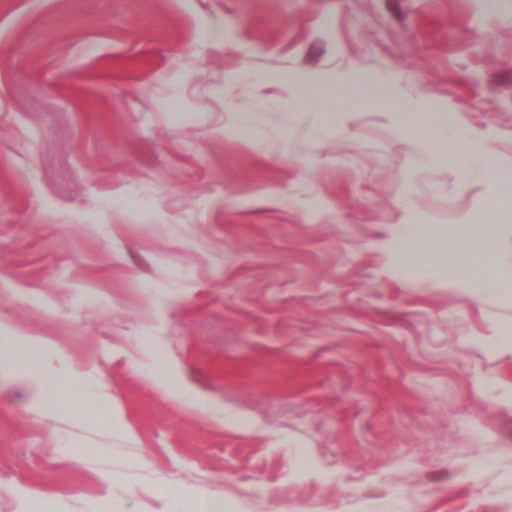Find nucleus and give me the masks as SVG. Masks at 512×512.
<instances>
[{"label": "nucleus", "instance_id": "nucleus-1", "mask_svg": "<svg viewBox=\"0 0 512 512\" xmlns=\"http://www.w3.org/2000/svg\"><path fill=\"white\" fill-rule=\"evenodd\" d=\"M323 52L322 45L320 43H315L310 47V50L307 54L308 62H316L317 56Z\"/></svg>", "mask_w": 512, "mask_h": 512}, {"label": "nucleus", "instance_id": "nucleus-2", "mask_svg": "<svg viewBox=\"0 0 512 512\" xmlns=\"http://www.w3.org/2000/svg\"><path fill=\"white\" fill-rule=\"evenodd\" d=\"M495 82L501 85L512 83V71L505 70L495 75Z\"/></svg>", "mask_w": 512, "mask_h": 512}, {"label": "nucleus", "instance_id": "nucleus-3", "mask_svg": "<svg viewBox=\"0 0 512 512\" xmlns=\"http://www.w3.org/2000/svg\"><path fill=\"white\" fill-rule=\"evenodd\" d=\"M386 6L388 10L397 18L401 19L400 7L397 0H387Z\"/></svg>", "mask_w": 512, "mask_h": 512}]
</instances>
